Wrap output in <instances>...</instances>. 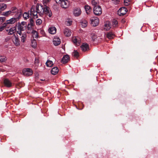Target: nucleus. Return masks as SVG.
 Instances as JSON below:
<instances>
[{
    "instance_id": "obj_33",
    "label": "nucleus",
    "mask_w": 158,
    "mask_h": 158,
    "mask_svg": "<svg viewBox=\"0 0 158 158\" xmlns=\"http://www.w3.org/2000/svg\"><path fill=\"white\" fill-rule=\"evenodd\" d=\"M6 57L4 56H0V62H2L6 61Z\"/></svg>"
},
{
    "instance_id": "obj_49",
    "label": "nucleus",
    "mask_w": 158,
    "mask_h": 158,
    "mask_svg": "<svg viewBox=\"0 0 158 158\" xmlns=\"http://www.w3.org/2000/svg\"><path fill=\"white\" fill-rule=\"evenodd\" d=\"M124 2L125 5L126 6H128L129 4V2Z\"/></svg>"
},
{
    "instance_id": "obj_46",
    "label": "nucleus",
    "mask_w": 158,
    "mask_h": 158,
    "mask_svg": "<svg viewBox=\"0 0 158 158\" xmlns=\"http://www.w3.org/2000/svg\"><path fill=\"white\" fill-rule=\"evenodd\" d=\"M96 36L94 35H93V37H92V40H93V41H94L96 39Z\"/></svg>"
},
{
    "instance_id": "obj_11",
    "label": "nucleus",
    "mask_w": 158,
    "mask_h": 158,
    "mask_svg": "<svg viewBox=\"0 0 158 158\" xmlns=\"http://www.w3.org/2000/svg\"><path fill=\"white\" fill-rule=\"evenodd\" d=\"M17 27L18 30V33L20 35H21V31L24 30V27L23 26L20 24V23H18L17 25Z\"/></svg>"
},
{
    "instance_id": "obj_51",
    "label": "nucleus",
    "mask_w": 158,
    "mask_h": 158,
    "mask_svg": "<svg viewBox=\"0 0 158 158\" xmlns=\"http://www.w3.org/2000/svg\"><path fill=\"white\" fill-rule=\"evenodd\" d=\"M5 0H0V2H3ZM6 0L7 2H9V1H10V0Z\"/></svg>"
},
{
    "instance_id": "obj_12",
    "label": "nucleus",
    "mask_w": 158,
    "mask_h": 158,
    "mask_svg": "<svg viewBox=\"0 0 158 158\" xmlns=\"http://www.w3.org/2000/svg\"><path fill=\"white\" fill-rule=\"evenodd\" d=\"M3 83L4 85L7 87H10L12 86V84L11 82L7 79H4Z\"/></svg>"
},
{
    "instance_id": "obj_32",
    "label": "nucleus",
    "mask_w": 158,
    "mask_h": 158,
    "mask_svg": "<svg viewBox=\"0 0 158 158\" xmlns=\"http://www.w3.org/2000/svg\"><path fill=\"white\" fill-rule=\"evenodd\" d=\"M36 45L37 44L36 40H32L31 41V46L32 47L34 48H35L36 47Z\"/></svg>"
},
{
    "instance_id": "obj_55",
    "label": "nucleus",
    "mask_w": 158,
    "mask_h": 158,
    "mask_svg": "<svg viewBox=\"0 0 158 158\" xmlns=\"http://www.w3.org/2000/svg\"><path fill=\"white\" fill-rule=\"evenodd\" d=\"M75 106H76V108H77V109H78V108L77 107V106H76V105Z\"/></svg>"
},
{
    "instance_id": "obj_13",
    "label": "nucleus",
    "mask_w": 158,
    "mask_h": 158,
    "mask_svg": "<svg viewBox=\"0 0 158 158\" xmlns=\"http://www.w3.org/2000/svg\"><path fill=\"white\" fill-rule=\"evenodd\" d=\"M69 60V57L68 55H64L61 60V62L63 64H65L67 63Z\"/></svg>"
},
{
    "instance_id": "obj_3",
    "label": "nucleus",
    "mask_w": 158,
    "mask_h": 158,
    "mask_svg": "<svg viewBox=\"0 0 158 158\" xmlns=\"http://www.w3.org/2000/svg\"><path fill=\"white\" fill-rule=\"evenodd\" d=\"M94 13L96 15H100L102 12V9L100 6H97L94 7Z\"/></svg>"
},
{
    "instance_id": "obj_56",
    "label": "nucleus",
    "mask_w": 158,
    "mask_h": 158,
    "mask_svg": "<svg viewBox=\"0 0 158 158\" xmlns=\"http://www.w3.org/2000/svg\"><path fill=\"white\" fill-rule=\"evenodd\" d=\"M40 80H41V81H43V80H43V79H41Z\"/></svg>"
},
{
    "instance_id": "obj_41",
    "label": "nucleus",
    "mask_w": 158,
    "mask_h": 158,
    "mask_svg": "<svg viewBox=\"0 0 158 158\" xmlns=\"http://www.w3.org/2000/svg\"><path fill=\"white\" fill-rule=\"evenodd\" d=\"M50 0H43V3L44 5H46Z\"/></svg>"
},
{
    "instance_id": "obj_44",
    "label": "nucleus",
    "mask_w": 158,
    "mask_h": 158,
    "mask_svg": "<svg viewBox=\"0 0 158 158\" xmlns=\"http://www.w3.org/2000/svg\"><path fill=\"white\" fill-rule=\"evenodd\" d=\"M33 26L32 25L28 24V26H27V27L28 30H30L31 29L32 27Z\"/></svg>"
},
{
    "instance_id": "obj_20",
    "label": "nucleus",
    "mask_w": 158,
    "mask_h": 158,
    "mask_svg": "<svg viewBox=\"0 0 158 158\" xmlns=\"http://www.w3.org/2000/svg\"><path fill=\"white\" fill-rule=\"evenodd\" d=\"M59 71V69L57 67H54L51 70V72L53 75H56Z\"/></svg>"
},
{
    "instance_id": "obj_52",
    "label": "nucleus",
    "mask_w": 158,
    "mask_h": 158,
    "mask_svg": "<svg viewBox=\"0 0 158 158\" xmlns=\"http://www.w3.org/2000/svg\"><path fill=\"white\" fill-rule=\"evenodd\" d=\"M130 0H124V2H129Z\"/></svg>"
},
{
    "instance_id": "obj_1",
    "label": "nucleus",
    "mask_w": 158,
    "mask_h": 158,
    "mask_svg": "<svg viewBox=\"0 0 158 158\" xmlns=\"http://www.w3.org/2000/svg\"><path fill=\"white\" fill-rule=\"evenodd\" d=\"M44 8V6L40 5H37L35 7V6H32L30 11L31 15H32L34 18H38V14L42 16L43 15Z\"/></svg>"
},
{
    "instance_id": "obj_27",
    "label": "nucleus",
    "mask_w": 158,
    "mask_h": 158,
    "mask_svg": "<svg viewBox=\"0 0 158 158\" xmlns=\"http://www.w3.org/2000/svg\"><path fill=\"white\" fill-rule=\"evenodd\" d=\"M26 37L27 35L26 34H23L21 37V41L23 43H24L26 41Z\"/></svg>"
},
{
    "instance_id": "obj_8",
    "label": "nucleus",
    "mask_w": 158,
    "mask_h": 158,
    "mask_svg": "<svg viewBox=\"0 0 158 158\" xmlns=\"http://www.w3.org/2000/svg\"><path fill=\"white\" fill-rule=\"evenodd\" d=\"M127 11V9L126 7H122L118 11V15L120 16H123L126 13Z\"/></svg>"
},
{
    "instance_id": "obj_16",
    "label": "nucleus",
    "mask_w": 158,
    "mask_h": 158,
    "mask_svg": "<svg viewBox=\"0 0 158 158\" xmlns=\"http://www.w3.org/2000/svg\"><path fill=\"white\" fill-rule=\"evenodd\" d=\"M53 42L55 45L57 46L60 43V39L58 37H55L53 39Z\"/></svg>"
},
{
    "instance_id": "obj_45",
    "label": "nucleus",
    "mask_w": 158,
    "mask_h": 158,
    "mask_svg": "<svg viewBox=\"0 0 158 158\" xmlns=\"http://www.w3.org/2000/svg\"><path fill=\"white\" fill-rule=\"evenodd\" d=\"M3 25V26L0 27V31H2L4 29V27L6 26V24H4V23Z\"/></svg>"
},
{
    "instance_id": "obj_30",
    "label": "nucleus",
    "mask_w": 158,
    "mask_h": 158,
    "mask_svg": "<svg viewBox=\"0 0 158 158\" xmlns=\"http://www.w3.org/2000/svg\"><path fill=\"white\" fill-rule=\"evenodd\" d=\"M23 17L24 19H27L29 17V15L28 13L25 12L23 15Z\"/></svg>"
},
{
    "instance_id": "obj_18",
    "label": "nucleus",
    "mask_w": 158,
    "mask_h": 158,
    "mask_svg": "<svg viewBox=\"0 0 158 158\" xmlns=\"http://www.w3.org/2000/svg\"><path fill=\"white\" fill-rule=\"evenodd\" d=\"M80 23H81V25L82 27H85L87 25V22L86 20L85 19H82L81 20Z\"/></svg>"
},
{
    "instance_id": "obj_47",
    "label": "nucleus",
    "mask_w": 158,
    "mask_h": 158,
    "mask_svg": "<svg viewBox=\"0 0 158 158\" xmlns=\"http://www.w3.org/2000/svg\"><path fill=\"white\" fill-rule=\"evenodd\" d=\"M20 24H22L23 26L24 27H25L26 25V23L25 22H22Z\"/></svg>"
},
{
    "instance_id": "obj_19",
    "label": "nucleus",
    "mask_w": 158,
    "mask_h": 158,
    "mask_svg": "<svg viewBox=\"0 0 158 158\" xmlns=\"http://www.w3.org/2000/svg\"><path fill=\"white\" fill-rule=\"evenodd\" d=\"M16 27H14L10 28L9 30L8 34L9 35H12L16 31ZM6 31H8V30H7Z\"/></svg>"
},
{
    "instance_id": "obj_36",
    "label": "nucleus",
    "mask_w": 158,
    "mask_h": 158,
    "mask_svg": "<svg viewBox=\"0 0 158 158\" xmlns=\"http://www.w3.org/2000/svg\"><path fill=\"white\" fill-rule=\"evenodd\" d=\"M40 61L37 58H35V64L36 66H38L39 65Z\"/></svg>"
},
{
    "instance_id": "obj_57",
    "label": "nucleus",
    "mask_w": 158,
    "mask_h": 158,
    "mask_svg": "<svg viewBox=\"0 0 158 158\" xmlns=\"http://www.w3.org/2000/svg\"><path fill=\"white\" fill-rule=\"evenodd\" d=\"M1 11H2L0 10V13H1Z\"/></svg>"
},
{
    "instance_id": "obj_29",
    "label": "nucleus",
    "mask_w": 158,
    "mask_h": 158,
    "mask_svg": "<svg viewBox=\"0 0 158 158\" xmlns=\"http://www.w3.org/2000/svg\"><path fill=\"white\" fill-rule=\"evenodd\" d=\"M32 34L33 38H37L38 36V33L36 31L33 30L32 31Z\"/></svg>"
},
{
    "instance_id": "obj_54",
    "label": "nucleus",
    "mask_w": 158,
    "mask_h": 158,
    "mask_svg": "<svg viewBox=\"0 0 158 158\" xmlns=\"http://www.w3.org/2000/svg\"><path fill=\"white\" fill-rule=\"evenodd\" d=\"M79 12H80V15L81 14V10L80 9V11H79Z\"/></svg>"
},
{
    "instance_id": "obj_23",
    "label": "nucleus",
    "mask_w": 158,
    "mask_h": 158,
    "mask_svg": "<svg viewBox=\"0 0 158 158\" xmlns=\"http://www.w3.org/2000/svg\"><path fill=\"white\" fill-rule=\"evenodd\" d=\"M73 56L75 58H77L79 56V53L77 50H74L72 53Z\"/></svg>"
},
{
    "instance_id": "obj_4",
    "label": "nucleus",
    "mask_w": 158,
    "mask_h": 158,
    "mask_svg": "<svg viewBox=\"0 0 158 158\" xmlns=\"http://www.w3.org/2000/svg\"><path fill=\"white\" fill-rule=\"evenodd\" d=\"M91 24L93 27L98 25L99 23V19L97 17H94L90 19Z\"/></svg>"
},
{
    "instance_id": "obj_24",
    "label": "nucleus",
    "mask_w": 158,
    "mask_h": 158,
    "mask_svg": "<svg viewBox=\"0 0 158 158\" xmlns=\"http://www.w3.org/2000/svg\"><path fill=\"white\" fill-rule=\"evenodd\" d=\"M106 36L109 39H112L114 38V35L112 32H109L107 34Z\"/></svg>"
},
{
    "instance_id": "obj_39",
    "label": "nucleus",
    "mask_w": 158,
    "mask_h": 158,
    "mask_svg": "<svg viewBox=\"0 0 158 158\" xmlns=\"http://www.w3.org/2000/svg\"><path fill=\"white\" fill-rule=\"evenodd\" d=\"M6 18L4 17H0V24H2L5 20Z\"/></svg>"
},
{
    "instance_id": "obj_26",
    "label": "nucleus",
    "mask_w": 158,
    "mask_h": 158,
    "mask_svg": "<svg viewBox=\"0 0 158 158\" xmlns=\"http://www.w3.org/2000/svg\"><path fill=\"white\" fill-rule=\"evenodd\" d=\"M112 25L114 27H115L118 26V22L115 19H113L112 21Z\"/></svg>"
},
{
    "instance_id": "obj_21",
    "label": "nucleus",
    "mask_w": 158,
    "mask_h": 158,
    "mask_svg": "<svg viewBox=\"0 0 158 158\" xmlns=\"http://www.w3.org/2000/svg\"><path fill=\"white\" fill-rule=\"evenodd\" d=\"M64 34L67 36H69L71 35V31L68 29H65L64 31Z\"/></svg>"
},
{
    "instance_id": "obj_28",
    "label": "nucleus",
    "mask_w": 158,
    "mask_h": 158,
    "mask_svg": "<svg viewBox=\"0 0 158 158\" xmlns=\"http://www.w3.org/2000/svg\"><path fill=\"white\" fill-rule=\"evenodd\" d=\"M46 64L47 66L48 67H51L53 64L52 61L51 60H47Z\"/></svg>"
},
{
    "instance_id": "obj_15",
    "label": "nucleus",
    "mask_w": 158,
    "mask_h": 158,
    "mask_svg": "<svg viewBox=\"0 0 158 158\" xmlns=\"http://www.w3.org/2000/svg\"><path fill=\"white\" fill-rule=\"evenodd\" d=\"M16 21V19L15 18H12L9 20H7L6 22L4 23V24H13L15 23Z\"/></svg>"
},
{
    "instance_id": "obj_42",
    "label": "nucleus",
    "mask_w": 158,
    "mask_h": 158,
    "mask_svg": "<svg viewBox=\"0 0 158 158\" xmlns=\"http://www.w3.org/2000/svg\"><path fill=\"white\" fill-rule=\"evenodd\" d=\"M32 25L33 26L34 24V23L33 19H30V23H29Z\"/></svg>"
},
{
    "instance_id": "obj_9",
    "label": "nucleus",
    "mask_w": 158,
    "mask_h": 158,
    "mask_svg": "<svg viewBox=\"0 0 158 158\" xmlns=\"http://www.w3.org/2000/svg\"><path fill=\"white\" fill-rule=\"evenodd\" d=\"M80 47L81 50L83 52H85L89 50V45L87 43H83Z\"/></svg>"
},
{
    "instance_id": "obj_50",
    "label": "nucleus",
    "mask_w": 158,
    "mask_h": 158,
    "mask_svg": "<svg viewBox=\"0 0 158 158\" xmlns=\"http://www.w3.org/2000/svg\"><path fill=\"white\" fill-rule=\"evenodd\" d=\"M126 22V21L125 20V19H123L121 20V22L122 23H124Z\"/></svg>"
},
{
    "instance_id": "obj_31",
    "label": "nucleus",
    "mask_w": 158,
    "mask_h": 158,
    "mask_svg": "<svg viewBox=\"0 0 158 158\" xmlns=\"http://www.w3.org/2000/svg\"><path fill=\"white\" fill-rule=\"evenodd\" d=\"M92 3L94 6V7L98 6V0H92Z\"/></svg>"
},
{
    "instance_id": "obj_10",
    "label": "nucleus",
    "mask_w": 158,
    "mask_h": 158,
    "mask_svg": "<svg viewBox=\"0 0 158 158\" xmlns=\"http://www.w3.org/2000/svg\"><path fill=\"white\" fill-rule=\"evenodd\" d=\"M60 6L63 8H67L69 6V2L67 0L61 1L60 3Z\"/></svg>"
},
{
    "instance_id": "obj_25",
    "label": "nucleus",
    "mask_w": 158,
    "mask_h": 158,
    "mask_svg": "<svg viewBox=\"0 0 158 158\" xmlns=\"http://www.w3.org/2000/svg\"><path fill=\"white\" fill-rule=\"evenodd\" d=\"M7 6L6 4L2 3L0 4V10L2 11L4 10L6 8Z\"/></svg>"
},
{
    "instance_id": "obj_37",
    "label": "nucleus",
    "mask_w": 158,
    "mask_h": 158,
    "mask_svg": "<svg viewBox=\"0 0 158 158\" xmlns=\"http://www.w3.org/2000/svg\"><path fill=\"white\" fill-rule=\"evenodd\" d=\"M72 22L70 20H68L66 21V24L67 26H70L72 23Z\"/></svg>"
},
{
    "instance_id": "obj_34",
    "label": "nucleus",
    "mask_w": 158,
    "mask_h": 158,
    "mask_svg": "<svg viewBox=\"0 0 158 158\" xmlns=\"http://www.w3.org/2000/svg\"><path fill=\"white\" fill-rule=\"evenodd\" d=\"M42 23V20L40 19H38L36 21V23L37 25H39Z\"/></svg>"
},
{
    "instance_id": "obj_5",
    "label": "nucleus",
    "mask_w": 158,
    "mask_h": 158,
    "mask_svg": "<svg viewBox=\"0 0 158 158\" xmlns=\"http://www.w3.org/2000/svg\"><path fill=\"white\" fill-rule=\"evenodd\" d=\"M48 15L49 17H51L52 14L50 8L48 7L45 5L44 6L43 14Z\"/></svg>"
},
{
    "instance_id": "obj_43",
    "label": "nucleus",
    "mask_w": 158,
    "mask_h": 158,
    "mask_svg": "<svg viewBox=\"0 0 158 158\" xmlns=\"http://www.w3.org/2000/svg\"><path fill=\"white\" fill-rule=\"evenodd\" d=\"M73 41L74 43L75 44L77 43V40L76 38V37H73Z\"/></svg>"
},
{
    "instance_id": "obj_38",
    "label": "nucleus",
    "mask_w": 158,
    "mask_h": 158,
    "mask_svg": "<svg viewBox=\"0 0 158 158\" xmlns=\"http://www.w3.org/2000/svg\"><path fill=\"white\" fill-rule=\"evenodd\" d=\"M105 29H106V30L108 31L109 30L110 27L109 24H106L105 25Z\"/></svg>"
},
{
    "instance_id": "obj_7",
    "label": "nucleus",
    "mask_w": 158,
    "mask_h": 158,
    "mask_svg": "<svg viewBox=\"0 0 158 158\" xmlns=\"http://www.w3.org/2000/svg\"><path fill=\"white\" fill-rule=\"evenodd\" d=\"M23 74L26 76H29L32 75L33 73L32 70L30 68L24 69L23 71Z\"/></svg>"
},
{
    "instance_id": "obj_6",
    "label": "nucleus",
    "mask_w": 158,
    "mask_h": 158,
    "mask_svg": "<svg viewBox=\"0 0 158 158\" xmlns=\"http://www.w3.org/2000/svg\"><path fill=\"white\" fill-rule=\"evenodd\" d=\"M12 40L15 45L16 46H19L20 45V41L18 36L15 35L11 37Z\"/></svg>"
},
{
    "instance_id": "obj_53",
    "label": "nucleus",
    "mask_w": 158,
    "mask_h": 158,
    "mask_svg": "<svg viewBox=\"0 0 158 158\" xmlns=\"http://www.w3.org/2000/svg\"><path fill=\"white\" fill-rule=\"evenodd\" d=\"M79 31H80V33L82 32V31L80 29L79 30Z\"/></svg>"
},
{
    "instance_id": "obj_17",
    "label": "nucleus",
    "mask_w": 158,
    "mask_h": 158,
    "mask_svg": "<svg viewBox=\"0 0 158 158\" xmlns=\"http://www.w3.org/2000/svg\"><path fill=\"white\" fill-rule=\"evenodd\" d=\"M49 32L52 34H54L56 33V29L54 27H49L48 29Z\"/></svg>"
},
{
    "instance_id": "obj_35",
    "label": "nucleus",
    "mask_w": 158,
    "mask_h": 158,
    "mask_svg": "<svg viewBox=\"0 0 158 158\" xmlns=\"http://www.w3.org/2000/svg\"><path fill=\"white\" fill-rule=\"evenodd\" d=\"M11 12L10 10L4 12L3 13V15L5 16H7L11 14Z\"/></svg>"
},
{
    "instance_id": "obj_2",
    "label": "nucleus",
    "mask_w": 158,
    "mask_h": 158,
    "mask_svg": "<svg viewBox=\"0 0 158 158\" xmlns=\"http://www.w3.org/2000/svg\"><path fill=\"white\" fill-rule=\"evenodd\" d=\"M11 15H15L16 17H19L22 14V13L20 10H18L15 7L12 8L10 10Z\"/></svg>"
},
{
    "instance_id": "obj_14",
    "label": "nucleus",
    "mask_w": 158,
    "mask_h": 158,
    "mask_svg": "<svg viewBox=\"0 0 158 158\" xmlns=\"http://www.w3.org/2000/svg\"><path fill=\"white\" fill-rule=\"evenodd\" d=\"M84 8L87 14H90L92 10L91 7L88 5H86L84 6Z\"/></svg>"
},
{
    "instance_id": "obj_48",
    "label": "nucleus",
    "mask_w": 158,
    "mask_h": 158,
    "mask_svg": "<svg viewBox=\"0 0 158 158\" xmlns=\"http://www.w3.org/2000/svg\"><path fill=\"white\" fill-rule=\"evenodd\" d=\"M56 3L57 4H59L61 1V0H55Z\"/></svg>"
},
{
    "instance_id": "obj_40",
    "label": "nucleus",
    "mask_w": 158,
    "mask_h": 158,
    "mask_svg": "<svg viewBox=\"0 0 158 158\" xmlns=\"http://www.w3.org/2000/svg\"><path fill=\"white\" fill-rule=\"evenodd\" d=\"M113 3L117 4L118 3L120 2V0H112Z\"/></svg>"
},
{
    "instance_id": "obj_22",
    "label": "nucleus",
    "mask_w": 158,
    "mask_h": 158,
    "mask_svg": "<svg viewBox=\"0 0 158 158\" xmlns=\"http://www.w3.org/2000/svg\"><path fill=\"white\" fill-rule=\"evenodd\" d=\"M73 14L75 16H78L79 15V9L78 8H75L74 9Z\"/></svg>"
}]
</instances>
